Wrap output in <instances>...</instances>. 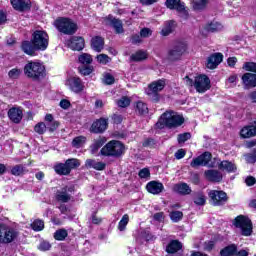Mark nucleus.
Listing matches in <instances>:
<instances>
[{
  "instance_id": "obj_56",
  "label": "nucleus",
  "mask_w": 256,
  "mask_h": 256,
  "mask_svg": "<svg viewBox=\"0 0 256 256\" xmlns=\"http://www.w3.org/2000/svg\"><path fill=\"white\" fill-rule=\"evenodd\" d=\"M138 177L140 179H148V177H151V170H149V168H142L138 172Z\"/></svg>"
},
{
  "instance_id": "obj_28",
  "label": "nucleus",
  "mask_w": 256,
  "mask_h": 256,
  "mask_svg": "<svg viewBox=\"0 0 256 256\" xmlns=\"http://www.w3.org/2000/svg\"><path fill=\"white\" fill-rule=\"evenodd\" d=\"M240 136L242 139H250V137H256V128L254 125L244 126L240 130Z\"/></svg>"
},
{
  "instance_id": "obj_51",
  "label": "nucleus",
  "mask_w": 256,
  "mask_h": 256,
  "mask_svg": "<svg viewBox=\"0 0 256 256\" xmlns=\"http://www.w3.org/2000/svg\"><path fill=\"white\" fill-rule=\"evenodd\" d=\"M156 129H165L167 127V120L165 113H163L155 124Z\"/></svg>"
},
{
  "instance_id": "obj_12",
  "label": "nucleus",
  "mask_w": 256,
  "mask_h": 256,
  "mask_svg": "<svg viewBox=\"0 0 256 256\" xmlns=\"http://www.w3.org/2000/svg\"><path fill=\"white\" fill-rule=\"evenodd\" d=\"M165 6L171 11H177L179 17L184 19V21L189 19V11H187V8L185 7V2H181V0H166Z\"/></svg>"
},
{
  "instance_id": "obj_30",
  "label": "nucleus",
  "mask_w": 256,
  "mask_h": 256,
  "mask_svg": "<svg viewBox=\"0 0 256 256\" xmlns=\"http://www.w3.org/2000/svg\"><path fill=\"white\" fill-rule=\"evenodd\" d=\"M173 190L179 195H191V187L185 182L175 184Z\"/></svg>"
},
{
  "instance_id": "obj_36",
  "label": "nucleus",
  "mask_w": 256,
  "mask_h": 256,
  "mask_svg": "<svg viewBox=\"0 0 256 256\" xmlns=\"http://www.w3.org/2000/svg\"><path fill=\"white\" fill-rule=\"evenodd\" d=\"M64 163H66V167L70 173L73 169H79L81 167V161L77 158H69Z\"/></svg>"
},
{
  "instance_id": "obj_26",
  "label": "nucleus",
  "mask_w": 256,
  "mask_h": 256,
  "mask_svg": "<svg viewBox=\"0 0 256 256\" xmlns=\"http://www.w3.org/2000/svg\"><path fill=\"white\" fill-rule=\"evenodd\" d=\"M204 175L211 183H221L223 181V174L218 170H206Z\"/></svg>"
},
{
  "instance_id": "obj_61",
  "label": "nucleus",
  "mask_w": 256,
  "mask_h": 256,
  "mask_svg": "<svg viewBox=\"0 0 256 256\" xmlns=\"http://www.w3.org/2000/svg\"><path fill=\"white\" fill-rule=\"evenodd\" d=\"M185 155H187V151H185V149L181 148L179 150H177L174 154L175 159H183V157H185Z\"/></svg>"
},
{
  "instance_id": "obj_63",
  "label": "nucleus",
  "mask_w": 256,
  "mask_h": 256,
  "mask_svg": "<svg viewBox=\"0 0 256 256\" xmlns=\"http://www.w3.org/2000/svg\"><path fill=\"white\" fill-rule=\"evenodd\" d=\"M245 183H246L247 187H253V185L256 184V178L253 176H248L245 179Z\"/></svg>"
},
{
  "instance_id": "obj_4",
  "label": "nucleus",
  "mask_w": 256,
  "mask_h": 256,
  "mask_svg": "<svg viewBox=\"0 0 256 256\" xmlns=\"http://www.w3.org/2000/svg\"><path fill=\"white\" fill-rule=\"evenodd\" d=\"M186 85L188 87H195L197 93H206V91H209L211 89V79H209V76L205 74H200L193 78H190L189 76H185Z\"/></svg>"
},
{
  "instance_id": "obj_34",
  "label": "nucleus",
  "mask_w": 256,
  "mask_h": 256,
  "mask_svg": "<svg viewBox=\"0 0 256 256\" xmlns=\"http://www.w3.org/2000/svg\"><path fill=\"white\" fill-rule=\"evenodd\" d=\"M105 143H107V138L99 137L97 140L94 141L93 144L90 145L91 153L92 154L97 153V151H99V149H101V147H103V145H105Z\"/></svg>"
},
{
  "instance_id": "obj_1",
  "label": "nucleus",
  "mask_w": 256,
  "mask_h": 256,
  "mask_svg": "<svg viewBox=\"0 0 256 256\" xmlns=\"http://www.w3.org/2000/svg\"><path fill=\"white\" fill-rule=\"evenodd\" d=\"M49 48V34L45 30H35L30 40H23L20 49L29 57H37L38 53Z\"/></svg>"
},
{
  "instance_id": "obj_29",
  "label": "nucleus",
  "mask_w": 256,
  "mask_h": 256,
  "mask_svg": "<svg viewBox=\"0 0 256 256\" xmlns=\"http://www.w3.org/2000/svg\"><path fill=\"white\" fill-rule=\"evenodd\" d=\"M218 169L220 171H227V173H235L237 171V166L231 161L224 160L218 164Z\"/></svg>"
},
{
  "instance_id": "obj_7",
  "label": "nucleus",
  "mask_w": 256,
  "mask_h": 256,
  "mask_svg": "<svg viewBox=\"0 0 256 256\" xmlns=\"http://www.w3.org/2000/svg\"><path fill=\"white\" fill-rule=\"evenodd\" d=\"M233 225L236 229H241L243 237H251L253 235V222L249 219V216L238 215L234 218Z\"/></svg>"
},
{
  "instance_id": "obj_55",
  "label": "nucleus",
  "mask_w": 256,
  "mask_h": 256,
  "mask_svg": "<svg viewBox=\"0 0 256 256\" xmlns=\"http://www.w3.org/2000/svg\"><path fill=\"white\" fill-rule=\"evenodd\" d=\"M191 139V134L189 132H184L182 134H178L177 141L179 144L185 143Z\"/></svg>"
},
{
  "instance_id": "obj_23",
  "label": "nucleus",
  "mask_w": 256,
  "mask_h": 256,
  "mask_svg": "<svg viewBox=\"0 0 256 256\" xmlns=\"http://www.w3.org/2000/svg\"><path fill=\"white\" fill-rule=\"evenodd\" d=\"M90 47L96 53H101L105 49V38L101 36H94L91 38Z\"/></svg>"
},
{
  "instance_id": "obj_18",
  "label": "nucleus",
  "mask_w": 256,
  "mask_h": 256,
  "mask_svg": "<svg viewBox=\"0 0 256 256\" xmlns=\"http://www.w3.org/2000/svg\"><path fill=\"white\" fill-rule=\"evenodd\" d=\"M67 47L71 51H83L85 49V38L83 36H72L67 41Z\"/></svg>"
},
{
  "instance_id": "obj_19",
  "label": "nucleus",
  "mask_w": 256,
  "mask_h": 256,
  "mask_svg": "<svg viewBox=\"0 0 256 256\" xmlns=\"http://www.w3.org/2000/svg\"><path fill=\"white\" fill-rule=\"evenodd\" d=\"M105 21H107L110 27L114 28V31L117 35H121V33H125V29L123 28V21L119 18L113 17L112 14L105 17Z\"/></svg>"
},
{
  "instance_id": "obj_43",
  "label": "nucleus",
  "mask_w": 256,
  "mask_h": 256,
  "mask_svg": "<svg viewBox=\"0 0 256 256\" xmlns=\"http://www.w3.org/2000/svg\"><path fill=\"white\" fill-rule=\"evenodd\" d=\"M244 158H245L246 163H248L249 165H255V163H256V148H254L252 150V152L244 154Z\"/></svg>"
},
{
  "instance_id": "obj_16",
  "label": "nucleus",
  "mask_w": 256,
  "mask_h": 256,
  "mask_svg": "<svg viewBox=\"0 0 256 256\" xmlns=\"http://www.w3.org/2000/svg\"><path fill=\"white\" fill-rule=\"evenodd\" d=\"M211 159H213V154H211L209 151H206L201 155L193 158L190 163V167L193 169H197V167H207Z\"/></svg>"
},
{
  "instance_id": "obj_62",
  "label": "nucleus",
  "mask_w": 256,
  "mask_h": 256,
  "mask_svg": "<svg viewBox=\"0 0 256 256\" xmlns=\"http://www.w3.org/2000/svg\"><path fill=\"white\" fill-rule=\"evenodd\" d=\"M140 35L142 37H151V35H153V31L150 28H142Z\"/></svg>"
},
{
  "instance_id": "obj_45",
  "label": "nucleus",
  "mask_w": 256,
  "mask_h": 256,
  "mask_svg": "<svg viewBox=\"0 0 256 256\" xmlns=\"http://www.w3.org/2000/svg\"><path fill=\"white\" fill-rule=\"evenodd\" d=\"M169 217L173 223H179L183 219V213L179 210L170 212Z\"/></svg>"
},
{
  "instance_id": "obj_14",
  "label": "nucleus",
  "mask_w": 256,
  "mask_h": 256,
  "mask_svg": "<svg viewBox=\"0 0 256 256\" xmlns=\"http://www.w3.org/2000/svg\"><path fill=\"white\" fill-rule=\"evenodd\" d=\"M109 129V118L100 117L94 120L89 128L94 135H103Z\"/></svg>"
},
{
  "instance_id": "obj_58",
  "label": "nucleus",
  "mask_w": 256,
  "mask_h": 256,
  "mask_svg": "<svg viewBox=\"0 0 256 256\" xmlns=\"http://www.w3.org/2000/svg\"><path fill=\"white\" fill-rule=\"evenodd\" d=\"M91 219L93 225H101V223H103V219L97 217V211L92 212Z\"/></svg>"
},
{
  "instance_id": "obj_53",
  "label": "nucleus",
  "mask_w": 256,
  "mask_h": 256,
  "mask_svg": "<svg viewBox=\"0 0 256 256\" xmlns=\"http://www.w3.org/2000/svg\"><path fill=\"white\" fill-rule=\"evenodd\" d=\"M207 3H208V0H199L194 2L193 7L196 11H203V9L207 7Z\"/></svg>"
},
{
  "instance_id": "obj_38",
  "label": "nucleus",
  "mask_w": 256,
  "mask_h": 256,
  "mask_svg": "<svg viewBox=\"0 0 256 256\" xmlns=\"http://www.w3.org/2000/svg\"><path fill=\"white\" fill-rule=\"evenodd\" d=\"M87 143V137L80 135L75 137L72 140V147H74L75 149H81V147Z\"/></svg>"
},
{
  "instance_id": "obj_49",
  "label": "nucleus",
  "mask_w": 256,
  "mask_h": 256,
  "mask_svg": "<svg viewBox=\"0 0 256 256\" xmlns=\"http://www.w3.org/2000/svg\"><path fill=\"white\" fill-rule=\"evenodd\" d=\"M242 69H244V71H248L249 73H253L254 75H256V62H245L243 64Z\"/></svg>"
},
{
  "instance_id": "obj_15",
  "label": "nucleus",
  "mask_w": 256,
  "mask_h": 256,
  "mask_svg": "<svg viewBox=\"0 0 256 256\" xmlns=\"http://www.w3.org/2000/svg\"><path fill=\"white\" fill-rule=\"evenodd\" d=\"M69 193H75V185H66L62 187L61 190H57L55 194L56 201L61 203H69L71 201V194Z\"/></svg>"
},
{
  "instance_id": "obj_48",
  "label": "nucleus",
  "mask_w": 256,
  "mask_h": 256,
  "mask_svg": "<svg viewBox=\"0 0 256 256\" xmlns=\"http://www.w3.org/2000/svg\"><path fill=\"white\" fill-rule=\"evenodd\" d=\"M118 107H121L122 109H125L126 107H129L131 105V98L127 96H122L118 101H117Z\"/></svg>"
},
{
  "instance_id": "obj_54",
  "label": "nucleus",
  "mask_w": 256,
  "mask_h": 256,
  "mask_svg": "<svg viewBox=\"0 0 256 256\" xmlns=\"http://www.w3.org/2000/svg\"><path fill=\"white\" fill-rule=\"evenodd\" d=\"M8 77L10 79H19L21 77V69L13 68L8 72Z\"/></svg>"
},
{
  "instance_id": "obj_31",
  "label": "nucleus",
  "mask_w": 256,
  "mask_h": 256,
  "mask_svg": "<svg viewBox=\"0 0 256 256\" xmlns=\"http://www.w3.org/2000/svg\"><path fill=\"white\" fill-rule=\"evenodd\" d=\"M175 31V20L167 21L161 30L162 37H169Z\"/></svg>"
},
{
  "instance_id": "obj_39",
  "label": "nucleus",
  "mask_w": 256,
  "mask_h": 256,
  "mask_svg": "<svg viewBox=\"0 0 256 256\" xmlns=\"http://www.w3.org/2000/svg\"><path fill=\"white\" fill-rule=\"evenodd\" d=\"M68 236H69V232H67V230L64 228L58 229L54 233L55 241H65V239H67Z\"/></svg>"
},
{
  "instance_id": "obj_10",
  "label": "nucleus",
  "mask_w": 256,
  "mask_h": 256,
  "mask_svg": "<svg viewBox=\"0 0 256 256\" xmlns=\"http://www.w3.org/2000/svg\"><path fill=\"white\" fill-rule=\"evenodd\" d=\"M164 117H166L167 129H177V127H181L185 123V117L173 110L164 112Z\"/></svg>"
},
{
  "instance_id": "obj_8",
  "label": "nucleus",
  "mask_w": 256,
  "mask_h": 256,
  "mask_svg": "<svg viewBox=\"0 0 256 256\" xmlns=\"http://www.w3.org/2000/svg\"><path fill=\"white\" fill-rule=\"evenodd\" d=\"M187 43L177 41L167 52V59L171 63H177V61H181L184 54L187 53Z\"/></svg>"
},
{
  "instance_id": "obj_22",
  "label": "nucleus",
  "mask_w": 256,
  "mask_h": 256,
  "mask_svg": "<svg viewBox=\"0 0 256 256\" xmlns=\"http://www.w3.org/2000/svg\"><path fill=\"white\" fill-rule=\"evenodd\" d=\"M223 63V54L220 52L210 55L207 59L206 67L207 69H217V66Z\"/></svg>"
},
{
  "instance_id": "obj_60",
  "label": "nucleus",
  "mask_w": 256,
  "mask_h": 256,
  "mask_svg": "<svg viewBox=\"0 0 256 256\" xmlns=\"http://www.w3.org/2000/svg\"><path fill=\"white\" fill-rule=\"evenodd\" d=\"M104 81L106 85H113L115 83V77L111 73H107L104 76Z\"/></svg>"
},
{
  "instance_id": "obj_57",
  "label": "nucleus",
  "mask_w": 256,
  "mask_h": 256,
  "mask_svg": "<svg viewBox=\"0 0 256 256\" xmlns=\"http://www.w3.org/2000/svg\"><path fill=\"white\" fill-rule=\"evenodd\" d=\"M59 125H61V123H59V121H53V122H50L49 124H47L46 128L48 129V131L50 133H55V130L59 129Z\"/></svg>"
},
{
  "instance_id": "obj_11",
  "label": "nucleus",
  "mask_w": 256,
  "mask_h": 256,
  "mask_svg": "<svg viewBox=\"0 0 256 256\" xmlns=\"http://www.w3.org/2000/svg\"><path fill=\"white\" fill-rule=\"evenodd\" d=\"M19 237V231L15 228L6 227L5 224H0V243L4 245H9L13 243Z\"/></svg>"
},
{
  "instance_id": "obj_3",
  "label": "nucleus",
  "mask_w": 256,
  "mask_h": 256,
  "mask_svg": "<svg viewBox=\"0 0 256 256\" xmlns=\"http://www.w3.org/2000/svg\"><path fill=\"white\" fill-rule=\"evenodd\" d=\"M125 144L119 140H111L107 142L100 150L102 157H114V159H120L122 155H125Z\"/></svg>"
},
{
  "instance_id": "obj_20",
  "label": "nucleus",
  "mask_w": 256,
  "mask_h": 256,
  "mask_svg": "<svg viewBox=\"0 0 256 256\" xmlns=\"http://www.w3.org/2000/svg\"><path fill=\"white\" fill-rule=\"evenodd\" d=\"M10 3L15 11L25 13V11H31V0H10Z\"/></svg>"
},
{
  "instance_id": "obj_59",
  "label": "nucleus",
  "mask_w": 256,
  "mask_h": 256,
  "mask_svg": "<svg viewBox=\"0 0 256 256\" xmlns=\"http://www.w3.org/2000/svg\"><path fill=\"white\" fill-rule=\"evenodd\" d=\"M154 221H158V223H163L165 221V212H157L153 215Z\"/></svg>"
},
{
  "instance_id": "obj_64",
  "label": "nucleus",
  "mask_w": 256,
  "mask_h": 256,
  "mask_svg": "<svg viewBox=\"0 0 256 256\" xmlns=\"http://www.w3.org/2000/svg\"><path fill=\"white\" fill-rule=\"evenodd\" d=\"M60 107L61 109H69V107H71V101L67 100V99H62L60 101Z\"/></svg>"
},
{
  "instance_id": "obj_33",
  "label": "nucleus",
  "mask_w": 256,
  "mask_h": 256,
  "mask_svg": "<svg viewBox=\"0 0 256 256\" xmlns=\"http://www.w3.org/2000/svg\"><path fill=\"white\" fill-rule=\"evenodd\" d=\"M237 244H229L220 250V256H235L237 254Z\"/></svg>"
},
{
  "instance_id": "obj_50",
  "label": "nucleus",
  "mask_w": 256,
  "mask_h": 256,
  "mask_svg": "<svg viewBox=\"0 0 256 256\" xmlns=\"http://www.w3.org/2000/svg\"><path fill=\"white\" fill-rule=\"evenodd\" d=\"M34 131L38 135H44L45 131H47V125L45 122H39L34 126Z\"/></svg>"
},
{
  "instance_id": "obj_37",
  "label": "nucleus",
  "mask_w": 256,
  "mask_h": 256,
  "mask_svg": "<svg viewBox=\"0 0 256 256\" xmlns=\"http://www.w3.org/2000/svg\"><path fill=\"white\" fill-rule=\"evenodd\" d=\"M10 173L14 177H23L24 173H27V170L23 167L22 164H16L11 168Z\"/></svg>"
},
{
  "instance_id": "obj_46",
  "label": "nucleus",
  "mask_w": 256,
  "mask_h": 256,
  "mask_svg": "<svg viewBox=\"0 0 256 256\" xmlns=\"http://www.w3.org/2000/svg\"><path fill=\"white\" fill-rule=\"evenodd\" d=\"M127 225H129V214H124L118 223L119 231H125Z\"/></svg>"
},
{
  "instance_id": "obj_41",
  "label": "nucleus",
  "mask_w": 256,
  "mask_h": 256,
  "mask_svg": "<svg viewBox=\"0 0 256 256\" xmlns=\"http://www.w3.org/2000/svg\"><path fill=\"white\" fill-rule=\"evenodd\" d=\"M204 29L208 33H217V31H219V29H221V23H219V22H210V23L205 25Z\"/></svg>"
},
{
  "instance_id": "obj_35",
  "label": "nucleus",
  "mask_w": 256,
  "mask_h": 256,
  "mask_svg": "<svg viewBox=\"0 0 256 256\" xmlns=\"http://www.w3.org/2000/svg\"><path fill=\"white\" fill-rule=\"evenodd\" d=\"M148 57H149V54H147L145 51L138 50L135 52V54H132L130 56V59H131V61H134L135 63H139L141 61L147 60Z\"/></svg>"
},
{
  "instance_id": "obj_44",
  "label": "nucleus",
  "mask_w": 256,
  "mask_h": 256,
  "mask_svg": "<svg viewBox=\"0 0 256 256\" xmlns=\"http://www.w3.org/2000/svg\"><path fill=\"white\" fill-rule=\"evenodd\" d=\"M195 205L203 206L207 203V199L205 198V194L203 192H198L193 198Z\"/></svg>"
},
{
  "instance_id": "obj_52",
  "label": "nucleus",
  "mask_w": 256,
  "mask_h": 256,
  "mask_svg": "<svg viewBox=\"0 0 256 256\" xmlns=\"http://www.w3.org/2000/svg\"><path fill=\"white\" fill-rule=\"evenodd\" d=\"M155 145H157V141L154 138H146L142 142V147H149V149H155Z\"/></svg>"
},
{
  "instance_id": "obj_32",
  "label": "nucleus",
  "mask_w": 256,
  "mask_h": 256,
  "mask_svg": "<svg viewBox=\"0 0 256 256\" xmlns=\"http://www.w3.org/2000/svg\"><path fill=\"white\" fill-rule=\"evenodd\" d=\"M54 171L56 175L60 176H66V175H71V172H69V168L67 167V164L64 163H57L54 165Z\"/></svg>"
},
{
  "instance_id": "obj_2",
  "label": "nucleus",
  "mask_w": 256,
  "mask_h": 256,
  "mask_svg": "<svg viewBox=\"0 0 256 256\" xmlns=\"http://www.w3.org/2000/svg\"><path fill=\"white\" fill-rule=\"evenodd\" d=\"M24 75L33 81H41L47 77L45 65L39 61H28L24 66Z\"/></svg>"
},
{
  "instance_id": "obj_25",
  "label": "nucleus",
  "mask_w": 256,
  "mask_h": 256,
  "mask_svg": "<svg viewBox=\"0 0 256 256\" xmlns=\"http://www.w3.org/2000/svg\"><path fill=\"white\" fill-rule=\"evenodd\" d=\"M163 189H165L163 183L155 180L148 182L146 185V190L152 195H159V193H163Z\"/></svg>"
},
{
  "instance_id": "obj_6",
  "label": "nucleus",
  "mask_w": 256,
  "mask_h": 256,
  "mask_svg": "<svg viewBox=\"0 0 256 256\" xmlns=\"http://www.w3.org/2000/svg\"><path fill=\"white\" fill-rule=\"evenodd\" d=\"M78 63L81 66L78 67V73L82 75V77H88L95 71V67H93V56L89 53H81L78 56Z\"/></svg>"
},
{
  "instance_id": "obj_9",
  "label": "nucleus",
  "mask_w": 256,
  "mask_h": 256,
  "mask_svg": "<svg viewBox=\"0 0 256 256\" xmlns=\"http://www.w3.org/2000/svg\"><path fill=\"white\" fill-rule=\"evenodd\" d=\"M164 89H165V80L159 79L148 85L147 95L150 97L153 103H159L161 99V95L159 94V91H163Z\"/></svg>"
},
{
  "instance_id": "obj_27",
  "label": "nucleus",
  "mask_w": 256,
  "mask_h": 256,
  "mask_svg": "<svg viewBox=\"0 0 256 256\" xmlns=\"http://www.w3.org/2000/svg\"><path fill=\"white\" fill-rule=\"evenodd\" d=\"M181 249H183V243H181V241L171 240L166 246V253H168V255H175V253H178Z\"/></svg>"
},
{
  "instance_id": "obj_17",
  "label": "nucleus",
  "mask_w": 256,
  "mask_h": 256,
  "mask_svg": "<svg viewBox=\"0 0 256 256\" xmlns=\"http://www.w3.org/2000/svg\"><path fill=\"white\" fill-rule=\"evenodd\" d=\"M66 84L68 85L69 89L73 91V93H83L85 90V84L83 80L79 78V76H72L66 80Z\"/></svg>"
},
{
  "instance_id": "obj_13",
  "label": "nucleus",
  "mask_w": 256,
  "mask_h": 256,
  "mask_svg": "<svg viewBox=\"0 0 256 256\" xmlns=\"http://www.w3.org/2000/svg\"><path fill=\"white\" fill-rule=\"evenodd\" d=\"M208 197L212 201L213 207H223L229 201V196L223 190H210Z\"/></svg>"
},
{
  "instance_id": "obj_21",
  "label": "nucleus",
  "mask_w": 256,
  "mask_h": 256,
  "mask_svg": "<svg viewBox=\"0 0 256 256\" xmlns=\"http://www.w3.org/2000/svg\"><path fill=\"white\" fill-rule=\"evenodd\" d=\"M242 85L244 89H255L256 87V74L246 72L242 75Z\"/></svg>"
},
{
  "instance_id": "obj_24",
  "label": "nucleus",
  "mask_w": 256,
  "mask_h": 256,
  "mask_svg": "<svg viewBox=\"0 0 256 256\" xmlns=\"http://www.w3.org/2000/svg\"><path fill=\"white\" fill-rule=\"evenodd\" d=\"M8 118L12 123L19 124L23 120V110L21 108L12 107L8 110Z\"/></svg>"
},
{
  "instance_id": "obj_5",
  "label": "nucleus",
  "mask_w": 256,
  "mask_h": 256,
  "mask_svg": "<svg viewBox=\"0 0 256 256\" xmlns=\"http://www.w3.org/2000/svg\"><path fill=\"white\" fill-rule=\"evenodd\" d=\"M54 25L59 33L64 35H75L79 26L71 18L60 17L55 20Z\"/></svg>"
},
{
  "instance_id": "obj_42",
  "label": "nucleus",
  "mask_w": 256,
  "mask_h": 256,
  "mask_svg": "<svg viewBox=\"0 0 256 256\" xmlns=\"http://www.w3.org/2000/svg\"><path fill=\"white\" fill-rule=\"evenodd\" d=\"M30 227L33 231H36V232L43 231V229H45V222L41 219H35L31 223Z\"/></svg>"
},
{
  "instance_id": "obj_40",
  "label": "nucleus",
  "mask_w": 256,
  "mask_h": 256,
  "mask_svg": "<svg viewBox=\"0 0 256 256\" xmlns=\"http://www.w3.org/2000/svg\"><path fill=\"white\" fill-rule=\"evenodd\" d=\"M136 113H138L139 115H147V113H149V108L147 107V104H145V102L143 101H138L136 103V109H135Z\"/></svg>"
},
{
  "instance_id": "obj_47",
  "label": "nucleus",
  "mask_w": 256,
  "mask_h": 256,
  "mask_svg": "<svg viewBox=\"0 0 256 256\" xmlns=\"http://www.w3.org/2000/svg\"><path fill=\"white\" fill-rule=\"evenodd\" d=\"M96 61L100 65H107L108 63H111V57L107 54H98L96 56Z\"/></svg>"
}]
</instances>
